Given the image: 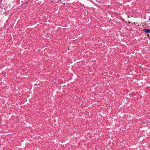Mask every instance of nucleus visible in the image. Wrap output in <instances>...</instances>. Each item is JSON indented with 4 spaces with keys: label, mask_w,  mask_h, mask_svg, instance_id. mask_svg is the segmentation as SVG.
Segmentation results:
<instances>
[{
    "label": "nucleus",
    "mask_w": 150,
    "mask_h": 150,
    "mask_svg": "<svg viewBox=\"0 0 150 150\" xmlns=\"http://www.w3.org/2000/svg\"><path fill=\"white\" fill-rule=\"evenodd\" d=\"M143 30L145 33H150V29L149 30L148 29H143Z\"/></svg>",
    "instance_id": "1"
},
{
    "label": "nucleus",
    "mask_w": 150,
    "mask_h": 150,
    "mask_svg": "<svg viewBox=\"0 0 150 150\" xmlns=\"http://www.w3.org/2000/svg\"><path fill=\"white\" fill-rule=\"evenodd\" d=\"M2 8L0 7V13H1V10H2Z\"/></svg>",
    "instance_id": "2"
}]
</instances>
